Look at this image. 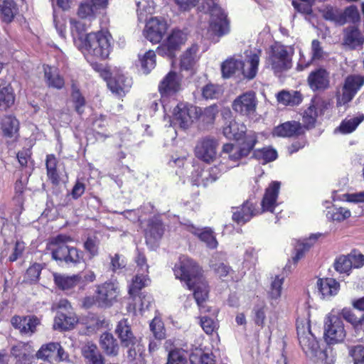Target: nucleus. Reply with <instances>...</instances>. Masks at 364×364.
<instances>
[{
	"label": "nucleus",
	"instance_id": "1",
	"mask_svg": "<svg viewBox=\"0 0 364 364\" xmlns=\"http://www.w3.org/2000/svg\"><path fill=\"white\" fill-rule=\"evenodd\" d=\"M173 272L176 279L183 281L188 289L194 291V299L201 308L208 298L209 290L200 267L192 259L182 255L175 264Z\"/></svg>",
	"mask_w": 364,
	"mask_h": 364
},
{
	"label": "nucleus",
	"instance_id": "2",
	"mask_svg": "<svg viewBox=\"0 0 364 364\" xmlns=\"http://www.w3.org/2000/svg\"><path fill=\"white\" fill-rule=\"evenodd\" d=\"M111 37L103 32L90 33L87 35L79 34L74 38L75 44L90 60L92 58L105 59L111 50Z\"/></svg>",
	"mask_w": 364,
	"mask_h": 364
},
{
	"label": "nucleus",
	"instance_id": "3",
	"mask_svg": "<svg viewBox=\"0 0 364 364\" xmlns=\"http://www.w3.org/2000/svg\"><path fill=\"white\" fill-rule=\"evenodd\" d=\"M297 335L299 344L307 357L316 362L321 361L326 364H331L333 359L327 358L328 350H322L312 333L309 321H297Z\"/></svg>",
	"mask_w": 364,
	"mask_h": 364
},
{
	"label": "nucleus",
	"instance_id": "4",
	"mask_svg": "<svg viewBox=\"0 0 364 364\" xmlns=\"http://www.w3.org/2000/svg\"><path fill=\"white\" fill-rule=\"evenodd\" d=\"M203 9L205 12L210 14V24L208 30L209 36L215 42L218 39L230 33V22L227 18L226 14L218 5L215 0H205L203 5Z\"/></svg>",
	"mask_w": 364,
	"mask_h": 364
},
{
	"label": "nucleus",
	"instance_id": "5",
	"mask_svg": "<svg viewBox=\"0 0 364 364\" xmlns=\"http://www.w3.org/2000/svg\"><path fill=\"white\" fill-rule=\"evenodd\" d=\"M257 141V134L254 132H250L245 136V141L240 146H235L232 144H225L223 146V152L228 154V156H223V161L220 162V167H225L226 171L233 167L239 165V161L245 156H247L253 149Z\"/></svg>",
	"mask_w": 364,
	"mask_h": 364
},
{
	"label": "nucleus",
	"instance_id": "6",
	"mask_svg": "<svg viewBox=\"0 0 364 364\" xmlns=\"http://www.w3.org/2000/svg\"><path fill=\"white\" fill-rule=\"evenodd\" d=\"M72 238L65 235H59L53 239L51 245L52 258L60 263L77 264L82 259V253L74 247L67 245Z\"/></svg>",
	"mask_w": 364,
	"mask_h": 364
},
{
	"label": "nucleus",
	"instance_id": "7",
	"mask_svg": "<svg viewBox=\"0 0 364 364\" xmlns=\"http://www.w3.org/2000/svg\"><path fill=\"white\" fill-rule=\"evenodd\" d=\"M323 335L325 341L328 344L341 343L346 336L343 322L334 311L329 313L325 318Z\"/></svg>",
	"mask_w": 364,
	"mask_h": 364
},
{
	"label": "nucleus",
	"instance_id": "8",
	"mask_svg": "<svg viewBox=\"0 0 364 364\" xmlns=\"http://www.w3.org/2000/svg\"><path fill=\"white\" fill-rule=\"evenodd\" d=\"M292 53L282 44L275 43L271 46V53L268 61L275 73L287 70L291 67Z\"/></svg>",
	"mask_w": 364,
	"mask_h": 364
},
{
	"label": "nucleus",
	"instance_id": "9",
	"mask_svg": "<svg viewBox=\"0 0 364 364\" xmlns=\"http://www.w3.org/2000/svg\"><path fill=\"white\" fill-rule=\"evenodd\" d=\"M198 117L197 107L185 102L178 103L173 109L172 122L182 129H187Z\"/></svg>",
	"mask_w": 364,
	"mask_h": 364
},
{
	"label": "nucleus",
	"instance_id": "10",
	"mask_svg": "<svg viewBox=\"0 0 364 364\" xmlns=\"http://www.w3.org/2000/svg\"><path fill=\"white\" fill-rule=\"evenodd\" d=\"M363 85V76L350 75L346 77L342 87V94L337 96V105L341 106L350 102Z\"/></svg>",
	"mask_w": 364,
	"mask_h": 364
},
{
	"label": "nucleus",
	"instance_id": "11",
	"mask_svg": "<svg viewBox=\"0 0 364 364\" xmlns=\"http://www.w3.org/2000/svg\"><path fill=\"white\" fill-rule=\"evenodd\" d=\"M119 288L113 282H106L97 287L95 302L100 307H109L116 301Z\"/></svg>",
	"mask_w": 364,
	"mask_h": 364
},
{
	"label": "nucleus",
	"instance_id": "12",
	"mask_svg": "<svg viewBox=\"0 0 364 364\" xmlns=\"http://www.w3.org/2000/svg\"><path fill=\"white\" fill-rule=\"evenodd\" d=\"M257 106L254 92H245L237 97L232 105V109L240 115L251 117L255 115Z\"/></svg>",
	"mask_w": 364,
	"mask_h": 364
},
{
	"label": "nucleus",
	"instance_id": "13",
	"mask_svg": "<svg viewBox=\"0 0 364 364\" xmlns=\"http://www.w3.org/2000/svg\"><path fill=\"white\" fill-rule=\"evenodd\" d=\"M186 41V35L183 31L174 30L168 36L166 41L158 47L157 53L159 55L174 58L176 52L181 48Z\"/></svg>",
	"mask_w": 364,
	"mask_h": 364
},
{
	"label": "nucleus",
	"instance_id": "14",
	"mask_svg": "<svg viewBox=\"0 0 364 364\" xmlns=\"http://www.w3.org/2000/svg\"><path fill=\"white\" fill-rule=\"evenodd\" d=\"M218 141L212 136H207L199 141L196 146V156L205 162L213 161L217 155Z\"/></svg>",
	"mask_w": 364,
	"mask_h": 364
},
{
	"label": "nucleus",
	"instance_id": "15",
	"mask_svg": "<svg viewBox=\"0 0 364 364\" xmlns=\"http://www.w3.org/2000/svg\"><path fill=\"white\" fill-rule=\"evenodd\" d=\"M35 350L30 342H18L11 348V355L15 359V364H32Z\"/></svg>",
	"mask_w": 364,
	"mask_h": 364
},
{
	"label": "nucleus",
	"instance_id": "16",
	"mask_svg": "<svg viewBox=\"0 0 364 364\" xmlns=\"http://www.w3.org/2000/svg\"><path fill=\"white\" fill-rule=\"evenodd\" d=\"M167 30L166 23L156 17L151 18L146 24L144 36L152 43H159Z\"/></svg>",
	"mask_w": 364,
	"mask_h": 364
},
{
	"label": "nucleus",
	"instance_id": "17",
	"mask_svg": "<svg viewBox=\"0 0 364 364\" xmlns=\"http://www.w3.org/2000/svg\"><path fill=\"white\" fill-rule=\"evenodd\" d=\"M307 82L313 91H324L330 87V73L323 68L315 69L309 73Z\"/></svg>",
	"mask_w": 364,
	"mask_h": 364
},
{
	"label": "nucleus",
	"instance_id": "18",
	"mask_svg": "<svg viewBox=\"0 0 364 364\" xmlns=\"http://www.w3.org/2000/svg\"><path fill=\"white\" fill-rule=\"evenodd\" d=\"M181 79L176 72L170 71L159 85V91L162 97L176 94L181 90Z\"/></svg>",
	"mask_w": 364,
	"mask_h": 364
},
{
	"label": "nucleus",
	"instance_id": "19",
	"mask_svg": "<svg viewBox=\"0 0 364 364\" xmlns=\"http://www.w3.org/2000/svg\"><path fill=\"white\" fill-rule=\"evenodd\" d=\"M224 172H226V168L225 167H220L219 164L215 165L207 170L201 169L200 172L198 173L200 179H194L193 185L206 187L215 181L221 173Z\"/></svg>",
	"mask_w": 364,
	"mask_h": 364
},
{
	"label": "nucleus",
	"instance_id": "20",
	"mask_svg": "<svg viewBox=\"0 0 364 364\" xmlns=\"http://www.w3.org/2000/svg\"><path fill=\"white\" fill-rule=\"evenodd\" d=\"M13 326L18 329L21 334L31 336L35 331L39 321L33 316H15L11 318Z\"/></svg>",
	"mask_w": 364,
	"mask_h": 364
},
{
	"label": "nucleus",
	"instance_id": "21",
	"mask_svg": "<svg viewBox=\"0 0 364 364\" xmlns=\"http://www.w3.org/2000/svg\"><path fill=\"white\" fill-rule=\"evenodd\" d=\"M261 54L260 50L250 52V54L247 55L246 60L242 61L240 70L245 77L251 80L256 76Z\"/></svg>",
	"mask_w": 364,
	"mask_h": 364
},
{
	"label": "nucleus",
	"instance_id": "22",
	"mask_svg": "<svg viewBox=\"0 0 364 364\" xmlns=\"http://www.w3.org/2000/svg\"><path fill=\"white\" fill-rule=\"evenodd\" d=\"M279 188L280 183L278 181L272 182L267 188L261 203L262 212L269 211L273 213L274 208L277 205V200L278 198Z\"/></svg>",
	"mask_w": 364,
	"mask_h": 364
},
{
	"label": "nucleus",
	"instance_id": "23",
	"mask_svg": "<svg viewBox=\"0 0 364 364\" xmlns=\"http://www.w3.org/2000/svg\"><path fill=\"white\" fill-rule=\"evenodd\" d=\"M109 90L119 97H123L128 92L132 85L130 77L122 74L116 75L107 82Z\"/></svg>",
	"mask_w": 364,
	"mask_h": 364
},
{
	"label": "nucleus",
	"instance_id": "24",
	"mask_svg": "<svg viewBox=\"0 0 364 364\" xmlns=\"http://www.w3.org/2000/svg\"><path fill=\"white\" fill-rule=\"evenodd\" d=\"M304 133L303 127L299 122L289 121L276 127L273 132V136L279 137H291L301 135Z\"/></svg>",
	"mask_w": 364,
	"mask_h": 364
},
{
	"label": "nucleus",
	"instance_id": "25",
	"mask_svg": "<svg viewBox=\"0 0 364 364\" xmlns=\"http://www.w3.org/2000/svg\"><path fill=\"white\" fill-rule=\"evenodd\" d=\"M81 354L85 364H105V358L96 344L87 343L81 348Z\"/></svg>",
	"mask_w": 364,
	"mask_h": 364
},
{
	"label": "nucleus",
	"instance_id": "26",
	"mask_svg": "<svg viewBox=\"0 0 364 364\" xmlns=\"http://www.w3.org/2000/svg\"><path fill=\"white\" fill-rule=\"evenodd\" d=\"M115 333L119 338L122 346L129 347L136 342V338L134 336L127 319L124 318L118 322Z\"/></svg>",
	"mask_w": 364,
	"mask_h": 364
},
{
	"label": "nucleus",
	"instance_id": "27",
	"mask_svg": "<svg viewBox=\"0 0 364 364\" xmlns=\"http://www.w3.org/2000/svg\"><path fill=\"white\" fill-rule=\"evenodd\" d=\"M343 45L350 49H355L364 43V36L356 26H350L343 30Z\"/></svg>",
	"mask_w": 364,
	"mask_h": 364
},
{
	"label": "nucleus",
	"instance_id": "28",
	"mask_svg": "<svg viewBox=\"0 0 364 364\" xmlns=\"http://www.w3.org/2000/svg\"><path fill=\"white\" fill-rule=\"evenodd\" d=\"M235 210L232 213V220L238 224H244L255 215L258 211L255 209L252 203L246 201L240 208H234Z\"/></svg>",
	"mask_w": 364,
	"mask_h": 364
},
{
	"label": "nucleus",
	"instance_id": "29",
	"mask_svg": "<svg viewBox=\"0 0 364 364\" xmlns=\"http://www.w3.org/2000/svg\"><path fill=\"white\" fill-rule=\"evenodd\" d=\"M1 129L4 136L16 141L19 136V122L13 115L5 116L1 121Z\"/></svg>",
	"mask_w": 364,
	"mask_h": 364
},
{
	"label": "nucleus",
	"instance_id": "30",
	"mask_svg": "<svg viewBox=\"0 0 364 364\" xmlns=\"http://www.w3.org/2000/svg\"><path fill=\"white\" fill-rule=\"evenodd\" d=\"M100 346L105 355L116 357L119 354V346L116 338L110 333H103L100 338Z\"/></svg>",
	"mask_w": 364,
	"mask_h": 364
},
{
	"label": "nucleus",
	"instance_id": "31",
	"mask_svg": "<svg viewBox=\"0 0 364 364\" xmlns=\"http://www.w3.org/2000/svg\"><path fill=\"white\" fill-rule=\"evenodd\" d=\"M317 287L323 299H328L338 294L340 284L333 278H323L317 281Z\"/></svg>",
	"mask_w": 364,
	"mask_h": 364
},
{
	"label": "nucleus",
	"instance_id": "32",
	"mask_svg": "<svg viewBox=\"0 0 364 364\" xmlns=\"http://www.w3.org/2000/svg\"><path fill=\"white\" fill-rule=\"evenodd\" d=\"M77 322V318L71 311H58L54 321V328L67 331L73 328Z\"/></svg>",
	"mask_w": 364,
	"mask_h": 364
},
{
	"label": "nucleus",
	"instance_id": "33",
	"mask_svg": "<svg viewBox=\"0 0 364 364\" xmlns=\"http://www.w3.org/2000/svg\"><path fill=\"white\" fill-rule=\"evenodd\" d=\"M164 232L161 221L157 218L150 219L145 230L146 242L154 243L159 240Z\"/></svg>",
	"mask_w": 364,
	"mask_h": 364
},
{
	"label": "nucleus",
	"instance_id": "34",
	"mask_svg": "<svg viewBox=\"0 0 364 364\" xmlns=\"http://www.w3.org/2000/svg\"><path fill=\"white\" fill-rule=\"evenodd\" d=\"M247 132V127L243 123L231 120L223 127V133L229 139L240 140Z\"/></svg>",
	"mask_w": 364,
	"mask_h": 364
},
{
	"label": "nucleus",
	"instance_id": "35",
	"mask_svg": "<svg viewBox=\"0 0 364 364\" xmlns=\"http://www.w3.org/2000/svg\"><path fill=\"white\" fill-rule=\"evenodd\" d=\"M44 75L46 83L49 87L58 90H60L64 87V79L60 75L58 69L55 67L45 66Z\"/></svg>",
	"mask_w": 364,
	"mask_h": 364
},
{
	"label": "nucleus",
	"instance_id": "36",
	"mask_svg": "<svg viewBox=\"0 0 364 364\" xmlns=\"http://www.w3.org/2000/svg\"><path fill=\"white\" fill-rule=\"evenodd\" d=\"M189 231L205 243L206 246L210 249H215L218 246V242L213 235V231L208 228L200 229L191 227Z\"/></svg>",
	"mask_w": 364,
	"mask_h": 364
},
{
	"label": "nucleus",
	"instance_id": "37",
	"mask_svg": "<svg viewBox=\"0 0 364 364\" xmlns=\"http://www.w3.org/2000/svg\"><path fill=\"white\" fill-rule=\"evenodd\" d=\"M82 277L79 274L66 276L62 274H54L55 284L62 290H70L75 287L81 280Z\"/></svg>",
	"mask_w": 364,
	"mask_h": 364
},
{
	"label": "nucleus",
	"instance_id": "38",
	"mask_svg": "<svg viewBox=\"0 0 364 364\" xmlns=\"http://www.w3.org/2000/svg\"><path fill=\"white\" fill-rule=\"evenodd\" d=\"M301 58L299 60V62L298 63V68L299 70H304L306 67H308L310 63L313 60H320L323 58L325 55V52L321 46V43L319 41L314 39L311 42V60L305 63V61L303 60V55L300 53Z\"/></svg>",
	"mask_w": 364,
	"mask_h": 364
},
{
	"label": "nucleus",
	"instance_id": "39",
	"mask_svg": "<svg viewBox=\"0 0 364 364\" xmlns=\"http://www.w3.org/2000/svg\"><path fill=\"white\" fill-rule=\"evenodd\" d=\"M198 51V48L196 45L192 46L186 50L181 58V67L182 69L188 70L193 67L198 59L197 55Z\"/></svg>",
	"mask_w": 364,
	"mask_h": 364
},
{
	"label": "nucleus",
	"instance_id": "40",
	"mask_svg": "<svg viewBox=\"0 0 364 364\" xmlns=\"http://www.w3.org/2000/svg\"><path fill=\"white\" fill-rule=\"evenodd\" d=\"M277 100L284 105L294 106L301 102L302 97L298 91H282L277 95Z\"/></svg>",
	"mask_w": 364,
	"mask_h": 364
},
{
	"label": "nucleus",
	"instance_id": "41",
	"mask_svg": "<svg viewBox=\"0 0 364 364\" xmlns=\"http://www.w3.org/2000/svg\"><path fill=\"white\" fill-rule=\"evenodd\" d=\"M364 120V114H358L356 116L346 118L340 124L338 129L343 134L353 132L357 127Z\"/></svg>",
	"mask_w": 364,
	"mask_h": 364
},
{
	"label": "nucleus",
	"instance_id": "42",
	"mask_svg": "<svg viewBox=\"0 0 364 364\" xmlns=\"http://www.w3.org/2000/svg\"><path fill=\"white\" fill-rule=\"evenodd\" d=\"M139 60L144 73L149 74L156 65V54L152 50L146 51L143 55H139Z\"/></svg>",
	"mask_w": 364,
	"mask_h": 364
},
{
	"label": "nucleus",
	"instance_id": "43",
	"mask_svg": "<svg viewBox=\"0 0 364 364\" xmlns=\"http://www.w3.org/2000/svg\"><path fill=\"white\" fill-rule=\"evenodd\" d=\"M242 60L235 58L227 59L221 65V71L224 77H230L237 70H240Z\"/></svg>",
	"mask_w": 364,
	"mask_h": 364
},
{
	"label": "nucleus",
	"instance_id": "44",
	"mask_svg": "<svg viewBox=\"0 0 364 364\" xmlns=\"http://www.w3.org/2000/svg\"><path fill=\"white\" fill-rule=\"evenodd\" d=\"M149 279L147 275H144L143 273L139 274H137L132 279V282L129 286V294L135 298L139 291L149 284Z\"/></svg>",
	"mask_w": 364,
	"mask_h": 364
},
{
	"label": "nucleus",
	"instance_id": "45",
	"mask_svg": "<svg viewBox=\"0 0 364 364\" xmlns=\"http://www.w3.org/2000/svg\"><path fill=\"white\" fill-rule=\"evenodd\" d=\"M342 10L328 6L323 10V16L326 20L333 21L338 25L345 24V18L342 16Z\"/></svg>",
	"mask_w": 364,
	"mask_h": 364
},
{
	"label": "nucleus",
	"instance_id": "46",
	"mask_svg": "<svg viewBox=\"0 0 364 364\" xmlns=\"http://www.w3.org/2000/svg\"><path fill=\"white\" fill-rule=\"evenodd\" d=\"M15 11L16 4L13 0H4L0 4V12L4 21L11 22L14 17Z\"/></svg>",
	"mask_w": 364,
	"mask_h": 364
},
{
	"label": "nucleus",
	"instance_id": "47",
	"mask_svg": "<svg viewBox=\"0 0 364 364\" xmlns=\"http://www.w3.org/2000/svg\"><path fill=\"white\" fill-rule=\"evenodd\" d=\"M58 348V343L50 342L47 344L43 345L36 353V357L38 359L43 360H48L51 358L53 354L56 352Z\"/></svg>",
	"mask_w": 364,
	"mask_h": 364
},
{
	"label": "nucleus",
	"instance_id": "48",
	"mask_svg": "<svg viewBox=\"0 0 364 364\" xmlns=\"http://www.w3.org/2000/svg\"><path fill=\"white\" fill-rule=\"evenodd\" d=\"M14 103V95L12 88L9 86L0 87V107L6 109Z\"/></svg>",
	"mask_w": 364,
	"mask_h": 364
},
{
	"label": "nucleus",
	"instance_id": "49",
	"mask_svg": "<svg viewBox=\"0 0 364 364\" xmlns=\"http://www.w3.org/2000/svg\"><path fill=\"white\" fill-rule=\"evenodd\" d=\"M46 165L48 177L53 183L58 184L59 182V175L56 170L57 159L53 155H48Z\"/></svg>",
	"mask_w": 364,
	"mask_h": 364
},
{
	"label": "nucleus",
	"instance_id": "50",
	"mask_svg": "<svg viewBox=\"0 0 364 364\" xmlns=\"http://www.w3.org/2000/svg\"><path fill=\"white\" fill-rule=\"evenodd\" d=\"M284 280V277L282 275H276L272 278L268 291L269 296L272 299H277L281 296Z\"/></svg>",
	"mask_w": 364,
	"mask_h": 364
},
{
	"label": "nucleus",
	"instance_id": "51",
	"mask_svg": "<svg viewBox=\"0 0 364 364\" xmlns=\"http://www.w3.org/2000/svg\"><path fill=\"white\" fill-rule=\"evenodd\" d=\"M254 156L259 160H263L264 163H267L272 161L277 158V152L274 149L264 147L261 149L255 150Z\"/></svg>",
	"mask_w": 364,
	"mask_h": 364
},
{
	"label": "nucleus",
	"instance_id": "52",
	"mask_svg": "<svg viewBox=\"0 0 364 364\" xmlns=\"http://www.w3.org/2000/svg\"><path fill=\"white\" fill-rule=\"evenodd\" d=\"M98 11V9L90 1H87L80 5L77 14L82 18H92L96 16Z\"/></svg>",
	"mask_w": 364,
	"mask_h": 364
},
{
	"label": "nucleus",
	"instance_id": "53",
	"mask_svg": "<svg viewBox=\"0 0 364 364\" xmlns=\"http://www.w3.org/2000/svg\"><path fill=\"white\" fill-rule=\"evenodd\" d=\"M318 113L314 105H311L303 114V123L306 129H311L314 127Z\"/></svg>",
	"mask_w": 364,
	"mask_h": 364
},
{
	"label": "nucleus",
	"instance_id": "54",
	"mask_svg": "<svg viewBox=\"0 0 364 364\" xmlns=\"http://www.w3.org/2000/svg\"><path fill=\"white\" fill-rule=\"evenodd\" d=\"M150 330L156 340L161 341L166 337L165 328L162 321L159 318H154L150 323Z\"/></svg>",
	"mask_w": 364,
	"mask_h": 364
},
{
	"label": "nucleus",
	"instance_id": "55",
	"mask_svg": "<svg viewBox=\"0 0 364 364\" xmlns=\"http://www.w3.org/2000/svg\"><path fill=\"white\" fill-rule=\"evenodd\" d=\"M100 241L97 236H90L84 242L85 250L90 254V257L97 256L99 253Z\"/></svg>",
	"mask_w": 364,
	"mask_h": 364
},
{
	"label": "nucleus",
	"instance_id": "56",
	"mask_svg": "<svg viewBox=\"0 0 364 364\" xmlns=\"http://www.w3.org/2000/svg\"><path fill=\"white\" fill-rule=\"evenodd\" d=\"M334 267L340 273H348L352 269V263L348 255L338 257L334 262Z\"/></svg>",
	"mask_w": 364,
	"mask_h": 364
},
{
	"label": "nucleus",
	"instance_id": "57",
	"mask_svg": "<svg viewBox=\"0 0 364 364\" xmlns=\"http://www.w3.org/2000/svg\"><path fill=\"white\" fill-rule=\"evenodd\" d=\"M312 238L314 240H316L318 238V237L317 235H314L311 236L308 240L304 241L301 243L298 244V245L296 247V255L293 257L294 262H297L300 259H301L304 257V253L307 252L312 246L313 243L311 242Z\"/></svg>",
	"mask_w": 364,
	"mask_h": 364
},
{
	"label": "nucleus",
	"instance_id": "58",
	"mask_svg": "<svg viewBox=\"0 0 364 364\" xmlns=\"http://www.w3.org/2000/svg\"><path fill=\"white\" fill-rule=\"evenodd\" d=\"M348 354L352 358L353 364H364V346L357 345L350 347Z\"/></svg>",
	"mask_w": 364,
	"mask_h": 364
},
{
	"label": "nucleus",
	"instance_id": "59",
	"mask_svg": "<svg viewBox=\"0 0 364 364\" xmlns=\"http://www.w3.org/2000/svg\"><path fill=\"white\" fill-rule=\"evenodd\" d=\"M203 97L206 100L218 98L221 95V88L213 84H208L202 90Z\"/></svg>",
	"mask_w": 364,
	"mask_h": 364
},
{
	"label": "nucleus",
	"instance_id": "60",
	"mask_svg": "<svg viewBox=\"0 0 364 364\" xmlns=\"http://www.w3.org/2000/svg\"><path fill=\"white\" fill-rule=\"evenodd\" d=\"M127 350V359L129 362L141 360L143 352V346L137 341L133 345H130Z\"/></svg>",
	"mask_w": 364,
	"mask_h": 364
},
{
	"label": "nucleus",
	"instance_id": "61",
	"mask_svg": "<svg viewBox=\"0 0 364 364\" xmlns=\"http://www.w3.org/2000/svg\"><path fill=\"white\" fill-rule=\"evenodd\" d=\"M191 364H215L212 355L208 353H192L190 355Z\"/></svg>",
	"mask_w": 364,
	"mask_h": 364
},
{
	"label": "nucleus",
	"instance_id": "62",
	"mask_svg": "<svg viewBox=\"0 0 364 364\" xmlns=\"http://www.w3.org/2000/svg\"><path fill=\"white\" fill-rule=\"evenodd\" d=\"M71 97L75 105L76 112L81 114L83 111L82 107L85 106V100L80 92V90L74 86L73 87Z\"/></svg>",
	"mask_w": 364,
	"mask_h": 364
},
{
	"label": "nucleus",
	"instance_id": "63",
	"mask_svg": "<svg viewBox=\"0 0 364 364\" xmlns=\"http://www.w3.org/2000/svg\"><path fill=\"white\" fill-rule=\"evenodd\" d=\"M253 312L254 321L255 324L263 328L264 326V321L266 318V307L264 306H255Z\"/></svg>",
	"mask_w": 364,
	"mask_h": 364
},
{
	"label": "nucleus",
	"instance_id": "64",
	"mask_svg": "<svg viewBox=\"0 0 364 364\" xmlns=\"http://www.w3.org/2000/svg\"><path fill=\"white\" fill-rule=\"evenodd\" d=\"M343 18H345V23L348 21L355 22L359 19V13L355 6H350L342 11Z\"/></svg>",
	"mask_w": 364,
	"mask_h": 364
}]
</instances>
